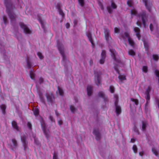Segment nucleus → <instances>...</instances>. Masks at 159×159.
Instances as JSON below:
<instances>
[{
	"mask_svg": "<svg viewBox=\"0 0 159 159\" xmlns=\"http://www.w3.org/2000/svg\"><path fill=\"white\" fill-rule=\"evenodd\" d=\"M4 3L6 8V12L11 20V22L14 23L17 17L13 11L15 8V6L13 5L11 0H4Z\"/></svg>",
	"mask_w": 159,
	"mask_h": 159,
	"instance_id": "f257e3e1",
	"label": "nucleus"
},
{
	"mask_svg": "<svg viewBox=\"0 0 159 159\" xmlns=\"http://www.w3.org/2000/svg\"><path fill=\"white\" fill-rule=\"evenodd\" d=\"M57 46L59 52L62 57V62L64 65H65L68 62V61L67 60V57L64 54V46L61 43H58Z\"/></svg>",
	"mask_w": 159,
	"mask_h": 159,
	"instance_id": "f03ea898",
	"label": "nucleus"
},
{
	"mask_svg": "<svg viewBox=\"0 0 159 159\" xmlns=\"http://www.w3.org/2000/svg\"><path fill=\"white\" fill-rule=\"evenodd\" d=\"M137 16L141 18L144 27H145L146 22L148 21V14L145 11H143L141 13L138 14Z\"/></svg>",
	"mask_w": 159,
	"mask_h": 159,
	"instance_id": "7ed1b4c3",
	"label": "nucleus"
},
{
	"mask_svg": "<svg viewBox=\"0 0 159 159\" xmlns=\"http://www.w3.org/2000/svg\"><path fill=\"white\" fill-rule=\"evenodd\" d=\"M95 82L97 85L99 86L101 84V75L102 73L100 71L94 72Z\"/></svg>",
	"mask_w": 159,
	"mask_h": 159,
	"instance_id": "20e7f679",
	"label": "nucleus"
},
{
	"mask_svg": "<svg viewBox=\"0 0 159 159\" xmlns=\"http://www.w3.org/2000/svg\"><path fill=\"white\" fill-rule=\"evenodd\" d=\"M40 122L44 133L47 138H48L50 135V132L49 130L47 129V126L43 119H42Z\"/></svg>",
	"mask_w": 159,
	"mask_h": 159,
	"instance_id": "39448f33",
	"label": "nucleus"
},
{
	"mask_svg": "<svg viewBox=\"0 0 159 159\" xmlns=\"http://www.w3.org/2000/svg\"><path fill=\"white\" fill-rule=\"evenodd\" d=\"M151 87L148 86L145 92V94L146 95L145 98L146 100V103L145 104L146 107L148 106L149 102V100L150 99V95L149 93L151 91Z\"/></svg>",
	"mask_w": 159,
	"mask_h": 159,
	"instance_id": "423d86ee",
	"label": "nucleus"
},
{
	"mask_svg": "<svg viewBox=\"0 0 159 159\" xmlns=\"http://www.w3.org/2000/svg\"><path fill=\"white\" fill-rule=\"evenodd\" d=\"M48 102L51 103H53L54 101V97L52 93H48L45 94Z\"/></svg>",
	"mask_w": 159,
	"mask_h": 159,
	"instance_id": "0eeeda50",
	"label": "nucleus"
},
{
	"mask_svg": "<svg viewBox=\"0 0 159 159\" xmlns=\"http://www.w3.org/2000/svg\"><path fill=\"white\" fill-rule=\"evenodd\" d=\"M21 141L23 143V146L25 151L28 149V142L27 140L26 137L24 135L21 137Z\"/></svg>",
	"mask_w": 159,
	"mask_h": 159,
	"instance_id": "6e6552de",
	"label": "nucleus"
},
{
	"mask_svg": "<svg viewBox=\"0 0 159 159\" xmlns=\"http://www.w3.org/2000/svg\"><path fill=\"white\" fill-rule=\"evenodd\" d=\"M104 30L106 39L108 42H109L111 39L110 35V31L108 29L106 28H104Z\"/></svg>",
	"mask_w": 159,
	"mask_h": 159,
	"instance_id": "1a4fd4ad",
	"label": "nucleus"
},
{
	"mask_svg": "<svg viewBox=\"0 0 159 159\" xmlns=\"http://www.w3.org/2000/svg\"><path fill=\"white\" fill-rule=\"evenodd\" d=\"M93 133L95 136L96 139L97 140H99L101 139V134L100 133L99 129H93Z\"/></svg>",
	"mask_w": 159,
	"mask_h": 159,
	"instance_id": "9d476101",
	"label": "nucleus"
},
{
	"mask_svg": "<svg viewBox=\"0 0 159 159\" xmlns=\"http://www.w3.org/2000/svg\"><path fill=\"white\" fill-rule=\"evenodd\" d=\"M19 24L20 27L24 30L25 33L29 34L30 33V30L23 23L20 22Z\"/></svg>",
	"mask_w": 159,
	"mask_h": 159,
	"instance_id": "9b49d317",
	"label": "nucleus"
},
{
	"mask_svg": "<svg viewBox=\"0 0 159 159\" xmlns=\"http://www.w3.org/2000/svg\"><path fill=\"white\" fill-rule=\"evenodd\" d=\"M116 101L115 102V105L116 107V111L117 115H119L120 114L121 112V107L118 105V102L117 101V96H116Z\"/></svg>",
	"mask_w": 159,
	"mask_h": 159,
	"instance_id": "f8f14e48",
	"label": "nucleus"
},
{
	"mask_svg": "<svg viewBox=\"0 0 159 159\" xmlns=\"http://www.w3.org/2000/svg\"><path fill=\"white\" fill-rule=\"evenodd\" d=\"M145 3L146 8L150 11L152 3L148 0H143Z\"/></svg>",
	"mask_w": 159,
	"mask_h": 159,
	"instance_id": "ddd939ff",
	"label": "nucleus"
},
{
	"mask_svg": "<svg viewBox=\"0 0 159 159\" xmlns=\"http://www.w3.org/2000/svg\"><path fill=\"white\" fill-rule=\"evenodd\" d=\"M11 141L12 145H11V148L12 150H13L18 147V144L17 140L15 139H12Z\"/></svg>",
	"mask_w": 159,
	"mask_h": 159,
	"instance_id": "4468645a",
	"label": "nucleus"
},
{
	"mask_svg": "<svg viewBox=\"0 0 159 159\" xmlns=\"http://www.w3.org/2000/svg\"><path fill=\"white\" fill-rule=\"evenodd\" d=\"M134 30L136 33V35L138 37L139 40H140L141 37L140 34V30L139 28L137 27H135L134 29Z\"/></svg>",
	"mask_w": 159,
	"mask_h": 159,
	"instance_id": "2eb2a0df",
	"label": "nucleus"
},
{
	"mask_svg": "<svg viewBox=\"0 0 159 159\" xmlns=\"http://www.w3.org/2000/svg\"><path fill=\"white\" fill-rule=\"evenodd\" d=\"M13 127L17 131H19V129L18 126L17 125V123L15 121H13L11 123Z\"/></svg>",
	"mask_w": 159,
	"mask_h": 159,
	"instance_id": "dca6fc26",
	"label": "nucleus"
},
{
	"mask_svg": "<svg viewBox=\"0 0 159 159\" xmlns=\"http://www.w3.org/2000/svg\"><path fill=\"white\" fill-rule=\"evenodd\" d=\"M109 50L110 52H111V56L114 59H116V52L115 51V50L112 48L111 47L109 46Z\"/></svg>",
	"mask_w": 159,
	"mask_h": 159,
	"instance_id": "f3484780",
	"label": "nucleus"
},
{
	"mask_svg": "<svg viewBox=\"0 0 159 159\" xmlns=\"http://www.w3.org/2000/svg\"><path fill=\"white\" fill-rule=\"evenodd\" d=\"M88 94L89 96H90L92 93L93 88L91 85H88L87 87Z\"/></svg>",
	"mask_w": 159,
	"mask_h": 159,
	"instance_id": "a211bd4d",
	"label": "nucleus"
},
{
	"mask_svg": "<svg viewBox=\"0 0 159 159\" xmlns=\"http://www.w3.org/2000/svg\"><path fill=\"white\" fill-rule=\"evenodd\" d=\"M142 129L143 131H145L146 128L148 125V122L146 121H142Z\"/></svg>",
	"mask_w": 159,
	"mask_h": 159,
	"instance_id": "6ab92c4d",
	"label": "nucleus"
},
{
	"mask_svg": "<svg viewBox=\"0 0 159 159\" xmlns=\"http://www.w3.org/2000/svg\"><path fill=\"white\" fill-rule=\"evenodd\" d=\"M86 34L89 40L90 41L92 45H94V43L92 37L91 33L90 32H88V33H87Z\"/></svg>",
	"mask_w": 159,
	"mask_h": 159,
	"instance_id": "aec40b11",
	"label": "nucleus"
},
{
	"mask_svg": "<svg viewBox=\"0 0 159 159\" xmlns=\"http://www.w3.org/2000/svg\"><path fill=\"white\" fill-rule=\"evenodd\" d=\"M128 40V42H129V44L130 45H131L132 47H134V45L135 43L134 42L133 40L131 38H129Z\"/></svg>",
	"mask_w": 159,
	"mask_h": 159,
	"instance_id": "412c9836",
	"label": "nucleus"
},
{
	"mask_svg": "<svg viewBox=\"0 0 159 159\" xmlns=\"http://www.w3.org/2000/svg\"><path fill=\"white\" fill-rule=\"evenodd\" d=\"M152 151L153 153L156 156H158L159 151L158 150L154 148H152Z\"/></svg>",
	"mask_w": 159,
	"mask_h": 159,
	"instance_id": "4be33fe9",
	"label": "nucleus"
},
{
	"mask_svg": "<svg viewBox=\"0 0 159 159\" xmlns=\"http://www.w3.org/2000/svg\"><path fill=\"white\" fill-rule=\"evenodd\" d=\"M98 95L99 97H101L103 98L106 97L104 93L102 91H100L98 93Z\"/></svg>",
	"mask_w": 159,
	"mask_h": 159,
	"instance_id": "5701e85b",
	"label": "nucleus"
},
{
	"mask_svg": "<svg viewBox=\"0 0 159 159\" xmlns=\"http://www.w3.org/2000/svg\"><path fill=\"white\" fill-rule=\"evenodd\" d=\"M122 37L125 39V38H127L129 39V38H130L129 37V34L127 32H125L124 34V35H122Z\"/></svg>",
	"mask_w": 159,
	"mask_h": 159,
	"instance_id": "b1692460",
	"label": "nucleus"
},
{
	"mask_svg": "<svg viewBox=\"0 0 159 159\" xmlns=\"http://www.w3.org/2000/svg\"><path fill=\"white\" fill-rule=\"evenodd\" d=\"M118 78L121 81H123L126 79L125 76L123 75H119Z\"/></svg>",
	"mask_w": 159,
	"mask_h": 159,
	"instance_id": "393cba45",
	"label": "nucleus"
},
{
	"mask_svg": "<svg viewBox=\"0 0 159 159\" xmlns=\"http://www.w3.org/2000/svg\"><path fill=\"white\" fill-rule=\"evenodd\" d=\"M3 19L5 24H6L8 23V21L7 20V17L5 15H4L3 16Z\"/></svg>",
	"mask_w": 159,
	"mask_h": 159,
	"instance_id": "a878e982",
	"label": "nucleus"
},
{
	"mask_svg": "<svg viewBox=\"0 0 159 159\" xmlns=\"http://www.w3.org/2000/svg\"><path fill=\"white\" fill-rule=\"evenodd\" d=\"M79 4L82 7H83L84 4V0H78Z\"/></svg>",
	"mask_w": 159,
	"mask_h": 159,
	"instance_id": "bb28decb",
	"label": "nucleus"
},
{
	"mask_svg": "<svg viewBox=\"0 0 159 159\" xmlns=\"http://www.w3.org/2000/svg\"><path fill=\"white\" fill-rule=\"evenodd\" d=\"M58 90L59 91V94L61 96H63L64 94V92L62 89L58 87Z\"/></svg>",
	"mask_w": 159,
	"mask_h": 159,
	"instance_id": "cd10ccee",
	"label": "nucleus"
},
{
	"mask_svg": "<svg viewBox=\"0 0 159 159\" xmlns=\"http://www.w3.org/2000/svg\"><path fill=\"white\" fill-rule=\"evenodd\" d=\"M130 100L134 102L136 105H137L139 104V101L138 99L131 98Z\"/></svg>",
	"mask_w": 159,
	"mask_h": 159,
	"instance_id": "c85d7f7f",
	"label": "nucleus"
},
{
	"mask_svg": "<svg viewBox=\"0 0 159 159\" xmlns=\"http://www.w3.org/2000/svg\"><path fill=\"white\" fill-rule=\"evenodd\" d=\"M70 109L72 112H74L77 110V109L73 105H71L70 106Z\"/></svg>",
	"mask_w": 159,
	"mask_h": 159,
	"instance_id": "c756f323",
	"label": "nucleus"
},
{
	"mask_svg": "<svg viewBox=\"0 0 159 159\" xmlns=\"http://www.w3.org/2000/svg\"><path fill=\"white\" fill-rule=\"evenodd\" d=\"M34 115L35 116H37L39 114V110L37 108H35L34 110Z\"/></svg>",
	"mask_w": 159,
	"mask_h": 159,
	"instance_id": "7c9ffc66",
	"label": "nucleus"
},
{
	"mask_svg": "<svg viewBox=\"0 0 159 159\" xmlns=\"http://www.w3.org/2000/svg\"><path fill=\"white\" fill-rule=\"evenodd\" d=\"M144 45L145 48L146 50L148 51V50L149 45L148 43L145 41L144 42Z\"/></svg>",
	"mask_w": 159,
	"mask_h": 159,
	"instance_id": "2f4dec72",
	"label": "nucleus"
},
{
	"mask_svg": "<svg viewBox=\"0 0 159 159\" xmlns=\"http://www.w3.org/2000/svg\"><path fill=\"white\" fill-rule=\"evenodd\" d=\"M129 55L134 56L135 55V53L133 50H130L129 51Z\"/></svg>",
	"mask_w": 159,
	"mask_h": 159,
	"instance_id": "473e14b6",
	"label": "nucleus"
},
{
	"mask_svg": "<svg viewBox=\"0 0 159 159\" xmlns=\"http://www.w3.org/2000/svg\"><path fill=\"white\" fill-rule=\"evenodd\" d=\"M27 64L29 69H30L32 66L31 63L29 60H27Z\"/></svg>",
	"mask_w": 159,
	"mask_h": 159,
	"instance_id": "72a5a7b5",
	"label": "nucleus"
},
{
	"mask_svg": "<svg viewBox=\"0 0 159 159\" xmlns=\"http://www.w3.org/2000/svg\"><path fill=\"white\" fill-rule=\"evenodd\" d=\"M107 10L109 13L111 14L112 12L113 11L111 9V7L110 6H107Z\"/></svg>",
	"mask_w": 159,
	"mask_h": 159,
	"instance_id": "f704fd0d",
	"label": "nucleus"
},
{
	"mask_svg": "<svg viewBox=\"0 0 159 159\" xmlns=\"http://www.w3.org/2000/svg\"><path fill=\"white\" fill-rule=\"evenodd\" d=\"M111 7L114 9H115L117 8V6L113 1H112L111 2Z\"/></svg>",
	"mask_w": 159,
	"mask_h": 159,
	"instance_id": "c9c22d12",
	"label": "nucleus"
},
{
	"mask_svg": "<svg viewBox=\"0 0 159 159\" xmlns=\"http://www.w3.org/2000/svg\"><path fill=\"white\" fill-rule=\"evenodd\" d=\"M37 55L40 59L42 60L43 58V56L41 52H38L37 53Z\"/></svg>",
	"mask_w": 159,
	"mask_h": 159,
	"instance_id": "e433bc0d",
	"label": "nucleus"
},
{
	"mask_svg": "<svg viewBox=\"0 0 159 159\" xmlns=\"http://www.w3.org/2000/svg\"><path fill=\"white\" fill-rule=\"evenodd\" d=\"M133 150L134 153H136L137 152V148L136 145H134L133 147Z\"/></svg>",
	"mask_w": 159,
	"mask_h": 159,
	"instance_id": "4c0bfd02",
	"label": "nucleus"
},
{
	"mask_svg": "<svg viewBox=\"0 0 159 159\" xmlns=\"http://www.w3.org/2000/svg\"><path fill=\"white\" fill-rule=\"evenodd\" d=\"M101 57L105 58L106 54V51L105 50H102L101 54Z\"/></svg>",
	"mask_w": 159,
	"mask_h": 159,
	"instance_id": "58836bf2",
	"label": "nucleus"
},
{
	"mask_svg": "<svg viewBox=\"0 0 159 159\" xmlns=\"http://www.w3.org/2000/svg\"><path fill=\"white\" fill-rule=\"evenodd\" d=\"M110 92L113 93H114L115 91L114 88L113 86H110Z\"/></svg>",
	"mask_w": 159,
	"mask_h": 159,
	"instance_id": "ea45409f",
	"label": "nucleus"
},
{
	"mask_svg": "<svg viewBox=\"0 0 159 159\" xmlns=\"http://www.w3.org/2000/svg\"><path fill=\"white\" fill-rule=\"evenodd\" d=\"M30 76L31 78L32 79H34V74L32 72V70H31L30 72Z\"/></svg>",
	"mask_w": 159,
	"mask_h": 159,
	"instance_id": "a19ab883",
	"label": "nucleus"
},
{
	"mask_svg": "<svg viewBox=\"0 0 159 159\" xmlns=\"http://www.w3.org/2000/svg\"><path fill=\"white\" fill-rule=\"evenodd\" d=\"M39 20L41 24L42 28L44 30H45V27L43 23L40 18H39Z\"/></svg>",
	"mask_w": 159,
	"mask_h": 159,
	"instance_id": "79ce46f5",
	"label": "nucleus"
},
{
	"mask_svg": "<svg viewBox=\"0 0 159 159\" xmlns=\"http://www.w3.org/2000/svg\"><path fill=\"white\" fill-rule=\"evenodd\" d=\"M127 3L129 7H131L133 4V2L131 0L128 1L127 2Z\"/></svg>",
	"mask_w": 159,
	"mask_h": 159,
	"instance_id": "37998d69",
	"label": "nucleus"
},
{
	"mask_svg": "<svg viewBox=\"0 0 159 159\" xmlns=\"http://www.w3.org/2000/svg\"><path fill=\"white\" fill-rule=\"evenodd\" d=\"M153 59L156 61L158 60L159 59L158 56L157 55H153Z\"/></svg>",
	"mask_w": 159,
	"mask_h": 159,
	"instance_id": "c03bdc74",
	"label": "nucleus"
},
{
	"mask_svg": "<svg viewBox=\"0 0 159 159\" xmlns=\"http://www.w3.org/2000/svg\"><path fill=\"white\" fill-rule=\"evenodd\" d=\"M131 14L133 15H136L137 13V11L135 10H132L131 11Z\"/></svg>",
	"mask_w": 159,
	"mask_h": 159,
	"instance_id": "a18cd8bd",
	"label": "nucleus"
},
{
	"mask_svg": "<svg viewBox=\"0 0 159 159\" xmlns=\"http://www.w3.org/2000/svg\"><path fill=\"white\" fill-rule=\"evenodd\" d=\"M143 70L144 72L146 73L148 71V67L147 66H143Z\"/></svg>",
	"mask_w": 159,
	"mask_h": 159,
	"instance_id": "49530a36",
	"label": "nucleus"
},
{
	"mask_svg": "<svg viewBox=\"0 0 159 159\" xmlns=\"http://www.w3.org/2000/svg\"><path fill=\"white\" fill-rule=\"evenodd\" d=\"M105 58H104L101 57V59L100 60V63L101 64H102L104 63V62H105Z\"/></svg>",
	"mask_w": 159,
	"mask_h": 159,
	"instance_id": "de8ad7c7",
	"label": "nucleus"
},
{
	"mask_svg": "<svg viewBox=\"0 0 159 159\" xmlns=\"http://www.w3.org/2000/svg\"><path fill=\"white\" fill-rule=\"evenodd\" d=\"M155 73L156 75L159 78V71L157 70H155Z\"/></svg>",
	"mask_w": 159,
	"mask_h": 159,
	"instance_id": "09e8293b",
	"label": "nucleus"
},
{
	"mask_svg": "<svg viewBox=\"0 0 159 159\" xmlns=\"http://www.w3.org/2000/svg\"><path fill=\"white\" fill-rule=\"evenodd\" d=\"M0 107L2 110H5L6 109V106L5 105H2Z\"/></svg>",
	"mask_w": 159,
	"mask_h": 159,
	"instance_id": "8fccbe9b",
	"label": "nucleus"
},
{
	"mask_svg": "<svg viewBox=\"0 0 159 159\" xmlns=\"http://www.w3.org/2000/svg\"><path fill=\"white\" fill-rule=\"evenodd\" d=\"M53 159H58V156L57 154L55 153H54L53 154Z\"/></svg>",
	"mask_w": 159,
	"mask_h": 159,
	"instance_id": "3c124183",
	"label": "nucleus"
},
{
	"mask_svg": "<svg viewBox=\"0 0 159 159\" xmlns=\"http://www.w3.org/2000/svg\"><path fill=\"white\" fill-rule=\"evenodd\" d=\"M115 32L116 33H119L120 32V29L116 27H115L114 29Z\"/></svg>",
	"mask_w": 159,
	"mask_h": 159,
	"instance_id": "603ef678",
	"label": "nucleus"
},
{
	"mask_svg": "<svg viewBox=\"0 0 159 159\" xmlns=\"http://www.w3.org/2000/svg\"><path fill=\"white\" fill-rule=\"evenodd\" d=\"M150 29V30L151 31H152L153 30V26L152 24H150L149 26Z\"/></svg>",
	"mask_w": 159,
	"mask_h": 159,
	"instance_id": "864d4df0",
	"label": "nucleus"
},
{
	"mask_svg": "<svg viewBox=\"0 0 159 159\" xmlns=\"http://www.w3.org/2000/svg\"><path fill=\"white\" fill-rule=\"evenodd\" d=\"M104 99V102H105V103H108V99L107 98V97L106 96L105 97H104V98H103Z\"/></svg>",
	"mask_w": 159,
	"mask_h": 159,
	"instance_id": "5fc2aeb1",
	"label": "nucleus"
},
{
	"mask_svg": "<svg viewBox=\"0 0 159 159\" xmlns=\"http://www.w3.org/2000/svg\"><path fill=\"white\" fill-rule=\"evenodd\" d=\"M99 5L101 9L103 10L104 9V7L102 4L101 2H99Z\"/></svg>",
	"mask_w": 159,
	"mask_h": 159,
	"instance_id": "6e6d98bb",
	"label": "nucleus"
},
{
	"mask_svg": "<svg viewBox=\"0 0 159 159\" xmlns=\"http://www.w3.org/2000/svg\"><path fill=\"white\" fill-rule=\"evenodd\" d=\"M136 24L138 26H139L140 27H141L142 23L140 21H137Z\"/></svg>",
	"mask_w": 159,
	"mask_h": 159,
	"instance_id": "4d7b16f0",
	"label": "nucleus"
},
{
	"mask_svg": "<svg viewBox=\"0 0 159 159\" xmlns=\"http://www.w3.org/2000/svg\"><path fill=\"white\" fill-rule=\"evenodd\" d=\"M114 68L115 70L117 72L118 74H120V72L117 66H114Z\"/></svg>",
	"mask_w": 159,
	"mask_h": 159,
	"instance_id": "13d9d810",
	"label": "nucleus"
},
{
	"mask_svg": "<svg viewBox=\"0 0 159 159\" xmlns=\"http://www.w3.org/2000/svg\"><path fill=\"white\" fill-rule=\"evenodd\" d=\"M43 78H40L39 79V82L40 83V84H42V83H43Z\"/></svg>",
	"mask_w": 159,
	"mask_h": 159,
	"instance_id": "bf43d9fd",
	"label": "nucleus"
},
{
	"mask_svg": "<svg viewBox=\"0 0 159 159\" xmlns=\"http://www.w3.org/2000/svg\"><path fill=\"white\" fill-rule=\"evenodd\" d=\"M78 23V20L76 19L74 20L73 23L75 25H77Z\"/></svg>",
	"mask_w": 159,
	"mask_h": 159,
	"instance_id": "052dcab7",
	"label": "nucleus"
},
{
	"mask_svg": "<svg viewBox=\"0 0 159 159\" xmlns=\"http://www.w3.org/2000/svg\"><path fill=\"white\" fill-rule=\"evenodd\" d=\"M27 125H28V127L30 129H31V126H32V125H31V124L30 122H28Z\"/></svg>",
	"mask_w": 159,
	"mask_h": 159,
	"instance_id": "680f3d73",
	"label": "nucleus"
},
{
	"mask_svg": "<svg viewBox=\"0 0 159 159\" xmlns=\"http://www.w3.org/2000/svg\"><path fill=\"white\" fill-rule=\"evenodd\" d=\"M58 123L60 125H61L63 124V122L61 120H58Z\"/></svg>",
	"mask_w": 159,
	"mask_h": 159,
	"instance_id": "e2e57ef3",
	"label": "nucleus"
},
{
	"mask_svg": "<svg viewBox=\"0 0 159 159\" xmlns=\"http://www.w3.org/2000/svg\"><path fill=\"white\" fill-rule=\"evenodd\" d=\"M34 142L37 145H39V141L35 139H34Z\"/></svg>",
	"mask_w": 159,
	"mask_h": 159,
	"instance_id": "0e129e2a",
	"label": "nucleus"
},
{
	"mask_svg": "<svg viewBox=\"0 0 159 159\" xmlns=\"http://www.w3.org/2000/svg\"><path fill=\"white\" fill-rule=\"evenodd\" d=\"M59 13H60V14L62 16H63L64 14L63 12H62V11L61 10H59Z\"/></svg>",
	"mask_w": 159,
	"mask_h": 159,
	"instance_id": "69168bd1",
	"label": "nucleus"
},
{
	"mask_svg": "<svg viewBox=\"0 0 159 159\" xmlns=\"http://www.w3.org/2000/svg\"><path fill=\"white\" fill-rule=\"evenodd\" d=\"M66 28H68L70 27V24L69 23H66Z\"/></svg>",
	"mask_w": 159,
	"mask_h": 159,
	"instance_id": "338daca9",
	"label": "nucleus"
},
{
	"mask_svg": "<svg viewBox=\"0 0 159 159\" xmlns=\"http://www.w3.org/2000/svg\"><path fill=\"white\" fill-rule=\"evenodd\" d=\"M156 101L157 104V105L158 106V108H159V99H157Z\"/></svg>",
	"mask_w": 159,
	"mask_h": 159,
	"instance_id": "774afa93",
	"label": "nucleus"
}]
</instances>
